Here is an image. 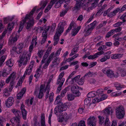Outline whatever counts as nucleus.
Listing matches in <instances>:
<instances>
[{
  "label": "nucleus",
  "mask_w": 126,
  "mask_h": 126,
  "mask_svg": "<svg viewBox=\"0 0 126 126\" xmlns=\"http://www.w3.org/2000/svg\"><path fill=\"white\" fill-rule=\"evenodd\" d=\"M67 98L68 100L69 101H71L74 98L73 95L71 94H69L67 95Z\"/></svg>",
  "instance_id": "42"
},
{
  "label": "nucleus",
  "mask_w": 126,
  "mask_h": 126,
  "mask_svg": "<svg viewBox=\"0 0 126 126\" xmlns=\"http://www.w3.org/2000/svg\"><path fill=\"white\" fill-rule=\"evenodd\" d=\"M77 25L74 21H72L71 22L68 29L66 31V34L68 32H69L71 29L72 30H76L77 28Z\"/></svg>",
  "instance_id": "8"
},
{
  "label": "nucleus",
  "mask_w": 126,
  "mask_h": 126,
  "mask_svg": "<svg viewBox=\"0 0 126 126\" xmlns=\"http://www.w3.org/2000/svg\"><path fill=\"white\" fill-rule=\"evenodd\" d=\"M87 95L90 98L92 97L95 96V94L92 92L89 93Z\"/></svg>",
  "instance_id": "63"
},
{
  "label": "nucleus",
  "mask_w": 126,
  "mask_h": 126,
  "mask_svg": "<svg viewBox=\"0 0 126 126\" xmlns=\"http://www.w3.org/2000/svg\"><path fill=\"white\" fill-rule=\"evenodd\" d=\"M78 49V47H76L73 48L72 50L70 55H73L75 54L77 52Z\"/></svg>",
  "instance_id": "32"
},
{
  "label": "nucleus",
  "mask_w": 126,
  "mask_h": 126,
  "mask_svg": "<svg viewBox=\"0 0 126 126\" xmlns=\"http://www.w3.org/2000/svg\"><path fill=\"white\" fill-rule=\"evenodd\" d=\"M98 118L99 119V123L100 124L102 125L104 122V118L102 116H98Z\"/></svg>",
  "instance_id": "30"
},
{
  "label": "nucleus",
  "mask_w": 126,
  "mask_h": 126,
  "mask_svg": "<svg viewBox=\"0 0 126 126\" xmlns=\"http://www.w3.org/2000/svg\"><path fill=\"white\" fill-rule=\"evenodd\" d=\"M57 33H56L54 35V38L53 40L54 41V45H56L58 43V41L59 40V38L60 36H59L57 35Z\"/></svg>",
  "instance_id": "20"
},
{
  "label": "nucleus",
  "mask_w": 126,
  "mask_h": 126,
  "mask_svg": "<svg viewBox=\"0 0 126 126\" xmlns=\"http://www.w3.org/2000/svg\"><path fill=\"white\" fill-rule=\"evenodd\" d=\"M126 17V13L124 14L120 18L122 19H123V22H125L126 21V20L124 19L125 17Z\"/></svg>",
  "instance_id": "64"
},
{
  "label": "nucleus",
  "mask_w": 126,
  "mask_h": 126,
  "mask_svg": "<svg viewBox=\"0 0 126 126\" xmlns=\"http://www.w3.org/2000/svg\"><path fill=\"white\" fill-rule=\"evenodd\" d=\"M14 84V82H10V85L9 88V91L11 92L13 89V86Z\"/></svg>",
  "instance_id": "50"
},
{
  "label": "nucleus",
  "mask_w": 126,
  "mask_h": 126,
  "mask_svg": "<svg viewBox=\"0 0 126 126\" xmlns=\"http://www.w3.org/2000/svg\"><path fill=\"white\" fill-rule=\"evenodd\" d=\"M12 111L16 116H19L20 117V115H21L20 111L17 110L13 109L12 110Z\"/></svg>",
  "instance_id": "25"
},
{
  "label": "nucleus",
  "mask_w": 126,
  "mask_h": 126,
  "mask_svg": "<svg viewBox=\"0 0 126 126\" xmlns=\"http://www.w3.org/2000/svg\"><path fill=\"white\" fill-rule=\"evenodd\" d=\"M106 47L105 45L99 47L98 50L99 51L102 50L104 49H106Z\"/></svg>",
  "instance_id": "55"
},
{
  "label": "nucleus",
  "mask_w": 126,
  "mask_h": 126,
  "mask_svg": "<svg viewBox=\"0 0 126 126\" xmlns=\"http://www.w3.org/2000/svg\"><path fill=\"white\" fill-rule=\"evenodd\" d=\"M64 75V72H63L60 73L59 76L57 80V84H58L60 83L57 88V92L59 93L61 90L62 85L65 81V79L62 78Z\"/></svg>",
  "instance_id": "2"
},
{
  "label": "nucleus",
  "mask_w": 126,
  "mask_h": 126,
  "mask_svg": "<svg viewBox=\"0 0 126 126\" xmlns=\"http://www.w3.org/2000/svg\"><path fill=\"white\" fill-rule=\"evenodd\" d=\"M122 56H112L111 58L112 59H120L121 58Z\"/></svg>",
  "instance_id": "54"
},
{
  "label": "nucleus",
  "mask_w": 126,
  "mask_h": 126,
  "mask_svg": "<svg viewBox=\"0 0 126 126\" xmlns=\"http://www.w3.org/2000/svg\"><path fill=\"white\" fill-rule=\"evenodd\" d=\"M111 124L110 121L108 117H106L104 121V126H109Z\"/></svg>",
  "instance_id": "22"
},
{
  "label": "nucleus",
  "mask_w": 126,
  "mask_h": 126,
  "mask_svg": "<svg viewBox=\"0 0 126 126\" xmlns=\"http://www.w3.org/2000/svg\"><path fill=\"white\" fill-rule=\"evenodd\" d=\"M85 31H84V32L85 33L84 34L85 36H87L90 35L92 30L87 29Z\"/></svg>",
  "instance_id": "37"
},
{
  "label": "nucleus",
  "mask_w": 126,
  "mask_h": 126,
  "mask_svg": "<svg viewBox=\"0 0 126 126\" xmlns=\"http://www.w3.org/2000/svg\"><path fill=\"white\" fill-rule=\"evenodd\" d=\"M26 90V88H24L22 89L20 92L17 94V99H21L23 94L25 93Z\"/></svg>",
  "instance_id": "14"
},
{
  "label": "nucleus",
  "mask_w": 126,
  "mask_h": 126,
  "mask_svg": "<svg viewBox=\"0 0 126 126\" xmlns=\"http://www.w3.org/2000/svg\"><path fill=\"white\" fill-rule=\"evenodd\" d=\"M78 56H73V57H72L69 58L66 60V61L68 62H70L72 60L74 59L75 58H77Z\"/></svg>",
  "instance_id": "52"
},
{
  "label": "nucleus",
  "mask_w": 126,
  "mask_h": 126,
  "mask_svg": "<svg viewBox=\"0 0 126 126\" xmlns=\"http://www.w3.org/2000/svg\"><path fill=\"white\" fill-rule=\"evenodd\" d=\"M110 58V56H105L104 57L102 58L100 60L101 62H103L106 61L107 59Z\"/></svg>",
  "instance_id": "38"
},
{
  "label": "nucleus",
  "mask_w": 126,
  "mask_h": 126,
  "mask_svg": "<svg viewBox=\"0 0 126 126\" xmlns=\"http://www.w3.org/2000/svg\"><path fill=\"white\" fill-rule=\"evenodd\" d=\"M102 92L103 91L102 89H98L96 91L97 94L98 95L99 97H100V96H102V95H103Z\"/></svg>",
  "instance_id": "36"
},
{
  "label": "nucleus",
  "mask_w": 126,
  "mask_h": 126,
  "mask_svg": "<svg viewBox=\"0 0 126 126\" xmlns=\"http://www.w3.org/2000/svg\"><path fill=\"white\" fill-rule=\"evenodd\" d=\"M68 87H67L65 89L63 90L62 92V93H61V95L62 97L64 96L65 95V94L67 92V89L68 88Z\"/></svg>",
  "instance_id": "45"
},
{
  "label": "nucleus",
  "mask_w": 126,
  "mask_h": 126,
  "mask_svg": "<svg viewBox=\"0 0 126 126\" xmlns=\"http://www.w3.org/2000/svg\"><path fill=\"white\" fill-rule=\"evenodd\" d=\"M76 2V4L75 6L73 8V9L74 10H78L80 9L83 5L80 4L77 1Z\"/></svg>",
  "instance_id": "19"
},
{
  "label": "nucleus",
  "mask_w": 126,
  "mask_h": 126,
  "mask_svg": "<svg viewBox=\"0 0 126 126\" xmlns=\"http://www.w3.org/2000/svg\"><path fill=\"white\" fill-rule=\"evenodd\" d=\"M45 51V50H41L38 51V55H42L44 54V53Z\"/></svg>",
  "instance_id": "56"
},
{
  "label": "nucleus",
  "mask_w": 126,
  "mask_h": 126,
  "mask_svg": "<svg viewBox=\"0 0 126 126\" xmlns=\"http://www.w3.org/2000/svg\"><path fill=\"white\" fill-rule=\"evenodd\" d=\"M80 78V75H78L73 78L72 79V81L73 82H76Z\"/></svg>",
  "instance_id": "44"
},
{
  "label": "nucleus",
  "mask_w": 126,
  "mask_h": 126,
  "mask_svg": "<svg viewBox=\"0 0 126 126\" xmlns=\"http://www.w3.org/2000/svg\"><path fill=\"white\" fill-rule=\"evenodd\" d=\"M23 27V24L22 23L20 22V24L19 27V29L18 31V32L19 33L20 31L22 30Z\"/></svg>",
  "instance_id": "47"
},
{
  "label": "nucleus",
  "mask_w": 126,
  "mask_h": 126,
  "mask_svg": "<svg viewBox=\"0 0 126 126\" xmlns=\"http://www.w3.org/2000/svg\"><path fill=\"white\" fill-rule=\"evenodd\" d=\"M114 31L112 30L110 32H108L106 34V37L108 38H109L111 36L114 34Z\"/></svg>",
  "instance_id": "34"
},
{
  "label": "nucleus",
  "mask_w": 126,
  "mask_h": 126,
  "mask_svg": "<svg viewBox=\"0 0 126 126\" xmlns=\"http://www.w3.org/2000/svg\"><path fill=\"white\" fill-rule=\"evenodd\" d=\"M52 56H49L48 58H47V61L46 63L44 64L43 66V68L44 69H46L47 68L49 63L52 60Z\"/></svg>",
  "instance_id": "17"
},
{
  "label": "nucleus",
  "mask_w": 126,
  "mask_h": 126,
  "mask_svg": "<svg viewBox=\"0 0 126 126\" xmlns=\"http://www.w3.org/2000/svg\"><path fill=\"white\" fill-rule=\"evenodd\" d=\"M23 47V45L22 43H20L17 46L16 53L17 54H19L22 51V49Z\"/></svg>",
  "instance_id": "13"
},
{
  "label": "nucleus",
  "mask_w": 126,
  "mask_h": 126,
  "mask_svg": "<svg viewBox=\"0 0 126 126\" xmlns=\"http://www.w3.org/2000/svg\"><path fill=\"white\" fill-rule=\"evenodd\" d=\"M37 40V37H36L32 39V44L29 47V50L30 52H31L33 49V44H35V45H36L37 42L36 41Z\"/></svg>",
  "instance_id": "15"
},
{
  "label": "nucleus",
  "mask_w": 126,
  "mask_h": 126,
  "mask_svg": "<svg viewBox=\"0 0 126 126\" xmlns=\"http://www.w3.org/2000/svg\"><path fill=\"white\" fill-rule=\"evenodd\" d=\"M42 36L43 37V38H45V39H47V32L44 31L42 33Z\"/></svg>",
  "instance_id": "60"
},
{
  "label": "nucleus",
  "mask_w": 126,
  "mask_h": 126,
  "mask_svg": "<svg viewBox=\"0 0 126 126\" xmlns=\"http://www.w3.org/2000/svg\"><path fill=\"white\" fill-rule=\"evenodd\" d=\"M34 61H32L30 63V65L29 67V69L30 68V69L31 68H32L33 67V64L34 63Z\"/></svg>",
  "instance_id": "61"
},
{
  "label": "nucleus",
  "mask_w": 126,
  "mask_h": 126,
  "mask_svg": "<svg viewBox=\"0 0 126 126\" xmlns=\"http://www.w3.org/2000/svg\"><path fill=\"white\" fill-rule=\"evenodd\" d=\"M14 100L13 97H10L8 98L7 101L5 102V104L7 107H9L13 104Z\"/></svg>",
  "instance_id": "10"
},
{
  "label": "nucleus",
  "mask_w": 126,
  "mask_h": 126,
  "mask_svg": "<svg viewBox=\"0 0 126 126\" xmlns=\"http://www.w3.org/2000/svg\"><path fill=\"white\" fill-rule=\"evenodd\" d=\"M23 79H24L23 78H21L19 79V81H18V83H17V85L19 86H20L22 84L23 82Z\"/></svg>",
  "instance_id": "57"
},
{
  "label": "nucleus",
  "mask_w": 126,
  "mask_h": 126,
  "mask_svg": "<svg viewBox=\"0 0 126 126\" xmlns=\"http://www.w3.org/2000/svg\"><path fill=\"white\" fill-rule=\"evenodd\" d=\"M17 40V37L15 36L14 38H11L9 40V44L10 45L13 44Z\"/></svg>",
  "instance_id": "23"
},
{
  "label": "nucleus",
  "mask_w": 126,
  "mask_h": 126,
  "mask_svg": "<svg viewBox=\"0 0 126 126\" xmlns=\"http://www.w3.org/2000/svg\"><path fill=\"white\" fill-rule=\"evenodd\" d=\"M81 28V27L80 26H79L77 28L76 30H72V31L71 33L72 36L75 35L80 30Z\"/></svg>",
  "instance_id": "21"
},
{
  "label": "nucleus",
  "mask_w": 126,
  "mask_h": 126,
  "mask_svg": "<svg viewBox=\"0 0 126 126\" xmlns=\"http://www.w3.org/2000/svg\"><path fill=\"white\" fill-rule=\"evenodd\" d=\"M6 58V56H2L0 58V67L2 66L3 63L4 62Z\"/></svg>",
  "instance_id": "31"
},
{
  "label": "nucleus",
  "mask_w": 126,
  "mask_h": 126,
  "mask_svg": "<svg viewBox=\"0 0 126 126\" xmlns=\"http://www.w3.org/2000/svg\"><path fill=\"white\" fill-rule=\"evenodd\" d=\"M115 111L116 115L119 119H122L123 117L125 112L123 106H119L116 109Z\"/></svg>",
  "instance_id": "3"
},
{
  "label": "nucleus",
  "mask_w": 126,
  "mask_h": 126,
  "mask_svg": "<svg viewBox=\"0 0 126 126\" xmlns=\"http://www.w3.org/2000/svg\"><path fill=\"white\" fill-rule=\"evenodd\" d=\"M113 112V110L111 108L108 107L102 111V112L104 115L106 116V117H108L110 115H112Z\"/></svg>",
  "instance_id": "5"
},
{
  "label": "nucleus",
  "mask_w": 126,
  "mask_h": 126,
  "mask_svg": "<svg viewBox=\"0 0 126 126\" xmlns=\"http://www.w3.org/2000/svg\"><path fill=\"white\" fill-rule=\"evenodd\" d=\"M52 57V60L53 59H54L53 61L52 62L53 64L51 65V66L52 67L55 65V64H54L55 63H56L57 61L58 62L60 61V59L59 58H57V57H56L55 56H53Z\"/></svg>",
  "instance_id": "26"
},
{
  "label": "nucleus",
  "mask_w": 126,
  "mask_h": 126,
  "mask_svg": "<svg viewBox=\"0 0 126 126\" xmlns=\"http://www.w3.org/2000/svg\"><path fill=\"white\" fill-rule=\"evenodd\" d=\"M123 22H119L114 24L113 26L114 27H120L119 26L122 24Z\"/></svg>",
  "instance_id": "48"
},
{
  "label": "nucleus",
  "mask_w": 126,
  "mask_h": 126,
  "mask_svg": "<svg viewBox=\"0 0 126 126\" xmlns=\"http://www.w3.org/2000/svg\"><path fill=\"white\" fill-rule=\"evenodd\" d=\"M36 7V6H35L33 8L30 14H27L24 18L21 21L22 24L23 23V25L25 22L27 23L26 27L27 30H30L34 23V21L32 17V15L35 11Z\"/></svg>",
  "instance_id": "1"
},
{
  "label": "nucleus",
  "mask_w": 126,
  "mask_h": 126,
  "mask_svg": "<svg viewBox=\"0 0 126 126\" xmlns=\"http://www.w3.org/2000/svg\"><path fill=\"white\" fill-rule=\"evenodd\" d=\"M78 126H86L85 122L83 120H81L79 123Z\"/></svg>",
  "instance_id": "41"
},
{
  "label": "nucleus",
  "mask_w": 126,
  "mask_h": 126,
  "mask_svg": "<svg viewBox=\"0 0 126 126\" xmlns=\"http://www.w3.org/2000/svg\"><path fill=\"white\" fill-rule=\"evenodd\" d=\"M61 96L58 95L56 97L55 101V104L57 105L58 103L60 102L61 101L60 99Z\"/></svg>",
  "instance_id": "40"
},
{
  "label": "nucleus",
  "mask_w": 126,
  "mask_h": 126,
  "mask_svg": "<svg viewBox=\"0 0 126 126\" xmlns=\"http://www.w3.org/2000/svg\"><path fill=\"white\" fill-rule=\"evenodd\" d=\"M66 23L65 21H63L62 22H60L59 25H60L59 26L62 27L63 28L64 26H65L66 24Z\"/></svg>",
  "instance_id": "58"
},
{
  "label": "nucleus",
  "mask_w": 126,
  "mask_h": 126,
  "mask_svg": "<svg viewBox=\"0 0 126 126\" xmlns=\"http://www.w3.org/2000/svg\"><path fill=\"white\" fill-rule=\"evenodd\" d=\"M68 9H66L65 10L63 11L62 12L60 13V16H63L66 13Z\"/></svg>",
  "instance_id": "51"
},
{
  "label": "nucleus",
  "mask_w": 126,
  "mask_h": 126,
  "mask_svg": "<svg viewBox=\"0 0 126 126\" xmlns=\"http://www.w3.org/2000/svg\"><path fill=\"white\" fill-rule=\"evenodd\" d=\"M102 71L103 73L106 75L108 77L110 78L113 77V72L110 69H107L105 68L103 69Z\"/></svg>",
  "instance_id": "6"
},
{
  "label": "nucleus",
  "mask_w": 126,
  "mask_h": 126,
  "mask_svg": "<svg viewBox=\"0 0 126 126\" xmlns=\"http://www.w3.org/2000/svg\"><path fill=\"white\" fill-rule=\"evenodd\" d=\"M117 125V121L116 120H113L111 122V126H116Z\"/></svg>",
  "instance_id": "62"
},
{
  "label": "nucleus",
  "mask_w": 126,
  "mask_h": 126,
  "mask_svg": "<svg viewBox=\"0 0 126 126\" xmlns=\"http://www.w3.org/2000/svg\"><path fill=\"white\" fill-rule=\"evenodd\" d=\"M96 21H94L93 23L88 25L86 27L85 29L84 30V31H85L87 29L93 30L94 28V27L96 24Z\"/></svg>",
  "instance_id": "12"
},
{
  "label": "nucleus",
  "mask_w": 126,
  "mask_h": 126,
  "mask_svg": "<svg viewBox=\"0 0 126 126\" xmlns=\"http://www.w3.org/2000/svg\"><path fill=\"white\" fill-rule=\"evenodd\" d=\"M41 125H45V115L44 113H42L41 115Z\"/></svg>",
  "instance_id": "24"
},
{
  "label": "nucleus",
  "mask_w": 126,
  "mask_h": 126,
  "mask_svg": "<svg viewBox=\"0 0 126 126\" xmlns=\"http://www.w3.org/2000/svg\"><path fill=\"white\" fill-rule=\"evenodd\" d=\"M71 91L72 93L75 94L77 96H79L80 95L79 87L77 85L73 86L71 87Z\"/></svg>",
  "instance_id": "7"
},
{
  "label": "nucleus",
  "mask_w": 126,
  "mask_h": 126,
  "mask_svg": "<svg viewBox=\"0 0 126 126\" xmlns=\"http://www.w3.org/2000/svg\"><path fill=\"white\" fill-rule=\"evenodd\" d=\"M16 78L15 74L14 73H12L10 75L9 77L8 78H7L5 82L7 83H9L10 81L11 80V82H14V80Z\"/></svg>",
  "instance_id": "11"
},
{
  "label": "nucleus",
  "mask_w": 126,
  "mask_h": 126,
  "mask_svg": "<svg viewBox=\"0 0 126 126\" xmlns=\"http://www.w3.org/2000/svg\"><path fill=\"white\" fill-rule=\"evenodd\" d=\"M87 124L88 125L89 124L95 123L96 121L95 118L94 117H90L87 120Z\"/></svg>",
  "instance_id": "18"
},
{
  "label": "nucleus",
  "mask_w": 126,
  "mask_h": 126,
  "mask_svg": "<svg viewBox=\"0 0 126 126\" xmlns=\"http://www.w3.org/2000/svg\"><path fill=\"white\" fill-rule=\"evenodd\" d=\"M96 63L97 62H94L90 63L89 66V68H90L93 67L95 65Z\"/></svg>",
  "instance_id": "53"
},
{
  "label": "nucleus",
  "mask_w": 126,
  "mask_h": 126,
  "mask_svg": "<svg viewBox=\"0 0 126 126\" xmlns=\"http://www.w3.org/2000/svg\"><path fill=\"white\" fill-rule=\"evenodd\" d=\"M28 61V57L25 56H20L19 60L17 61L19 63L18 65L19 67H21L22 64L25 65L27 64Z\"/></svg>",
  "instance_id": "4"
},
{
  "label": "nucleus",
  "mask_w": 126,
  "mask_h": 126,
  "mask_svg": "<svg viewBox=\"0 0 126 126\" xmlns=\"http://www.w3.org/2000/svg\"><path fill=\"white\" fill-rule=\"evenodd\" d=\"M52 47H49L47 49L46 51V52L45 53L44 55H49L51 51Z\"/></svg>",
  "instance_id": "46"
},
{
  "label": "nucleus",
  "mask_w": 126,
  "mask_h": 126,
  "mask_svg": "<svg viewBox=\"0 0 126 126\" xmlns=\"http://www.w3.org/2000/svg\"><path fill=\"white\" fill-rule=\"evenodd\" d=\"M122 29V28L121 27H119L115 29H113V30L114 31L113 32H120L121 31Z\"/></svg>",
  "instance_id": "49"
},
{
  "label": "nucleus",
  "mask_w": 126,
  "mask_h": 126,
  "mask_svg": "<svg viewBox=\"0 0 126 126\" xmlns=\"http://www.w3.org/2000/svg\"><path fill=\"white\" fill-rule=\"evenodd\" d=\"M57 32L56 33H57V35L60 36L61 34L62 33L63 31V28L59 25L57 29Z\"/></svg>",
  "instance_id": "16"
},
{
  "label": "nucleus",
  "mask_w": 126,
  "mask_h": 126,
  "mask_svg": "<svg viewBox=\"0 0 126 126\" xmlns=\"http://www.w3.org/2000/svg\"><path fill=\"white\" fill-rule=\"evenodd\" d=\"M3 94V96L5 97H8L10 94L8 92V89L7 88H5L4 90Z\"/></svg>",
  "instance_id": "29"
},
{
  "label": "nucleus",
  "mask_w": 126,
  "mask_h": 126,
  "mask_svg": "<svg viewBox=\"0 0 126 126\" xmlns=\"http://www.w3.org/2000/svg\"><path fill=\"white\" fill-rule=\"evenodd\" d=\"M14 23L13 22L12 23H9L8 24L7 27V29L9 30V31H10L12 29Z\"/></svg>",
  "instance_id": "35"
},
{
  "label": "nucleus",
  "mask_w": 126,
  "mask_h": 126,
  "mask_svg": "<svg viewBox=\"0 0 126 126\" xmlns=\"http://www.w3.org/2000/svg\"><path fill=\"white\" fill-rule=\"evenodd\" d=\"M76 1H77L79 3H80L83 5L84 3L86 2V3L83 6V7H84L85 6V7H87L88 6V5L89 2L92 1V0H74ZM70 0H67V2H69V1Z\"/></svg>",
  "instance_id": "9"
},
{
  "label": "nucleus",
  "mask_w": 126,
  "mask_h": 126,
  "mask_svg": "<svg viewBox=\"0 0 126 126\" xmlns=\"http://www.w3.org/2000/svg\"><path fill=\"white\" fill-rule=\"evenodd\" d=\"M47 3V0L45 1H42L41 2V5L42 6L40 9H43L46 5Z\"/></svg>",
  "instance_id": "28"
},
{
  "label": "nucleus",
  "mask_w": 126,
  "mask_h": 126,
  "mask_svg": "<svg viewBox=\"0 0 126 126\" xmlns=\"http://www.w3.org/2000/svg\"><path fill=\"white\" fill-rule=\"evenodd\" d=\"M21 112L23 119L26 120V115L27 114V112L25 110H22Z\"/></svg>",
  "instance_id": "33"
},
{
  "label": "nucleus",
  "mask_w": 126,
  "mask_h": 126,
  "mask_svg": "<svg viewBox=\"0 0 126 126\" xmlns=\"http://www.w3.org/2000/svg\"><path fill=\"white\" fill-rule=\"evenodd\" d=\"M15 121V122L16 123L19 121L20 120V117L19 116H16L13 118Z\"/></svg>",
  "instance_id": "59"
},
{
  "label": "nucleus",
  "mask_w": 126,
  "mask_h": 126,
  "mask_svg": "<svg viewBox=\"0 0 126 126\" xmlns=\"http://www.w3.org/2000/svg\"><path fill=\"white\" fill-rule=\"evenodd\" d=\"M13 19V17L10 18L9 16L4 18V23L5 24H6L10 21H12Z\"/></svg>",
  "instance_id": "27"
},
{
  "label": "nucleus",
  "mask_w": 126,
  "mask_h": 126,
  "mask_svg": "<svg viewBox=\"0 0 126 126\" xmlns=\"http://www.w3.org/2000/svg\"><path fill=\"white\" fill-rule=\"evenodd\" d=\"M13 63L11 62V59L8 61L6 63V65L9 67H12L13 65Z\"/></svg>",
  "instance_id": "39"
},
{
  "label": "nucleus",
  "mask_w": 126,
  "mask_h": 126,
  "mask_svg": "<svg viewBox=\"0 0 126 126\" xmlns=\"http://www.w3.org/2000/svg\"><path fill=\"white\" fill-rule=\"evenodd\" d=\"M101 96L99 99V100L98 101V102H100L101 101L105 99H106L107 98V96L105 94L102 95V96Z\"/></svg>",
  "instance_id": "43"
}]
</instances>
